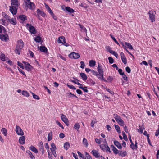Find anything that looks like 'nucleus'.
<instances>
[{
  "mask_svg": "<svg viewBox=\"0 0 159 159\" xmlns=\"http://www.w3.org/2000/svg\"><path fill=\"white\" fill-rule=\"evenodd\" d=\"M24 45V43L22 39L17 41L15 50V53L18 55L20 54L21 50Z\"/></svg>",
  "mask_w": 159,
  "mask_h": 159,
  "instance_id": "1",
  "label": "nucleus"
},
{
  "mask_svg": "<svg viewBox=\"0 0 159 159\" xmlns=\"http://www.w3.org/2000/svg\"><path fill=\"white\" fill-rule=\"evenodd\" d=\"M25 26L31 34H34L37 33V30L31 24L27 23L26 24Z\"/></svg>",
  "mask_w": 159,
  "mask_h": 159,
  "instance_id": "2",
  "label": "nucleus"
},
{
  "mask_svg": "<svg viewBox=\"0 0 159 159\" xmlns=\"http://www.w3.org/2000/svg\"><path fill=\"white\" fill-rule=\"evenodd\" d=\"M149 15L150 20L152 22L155 21V14H156L155 11L152 10H149L148 13Z\"/></svg>",
  "mask_w": 159,
  "mask_h": 159,
  "instance_id": "3",
  "label": "nucleus"
},
{
  "mask_svg": "<svg viewBox=\"0 0 159 159\" xmlns=\"http://www.w3.org/2000/svg\"><path fill=\"white\" fill-rule=\"evenodd\" d=\"M15 131L17 134L19 135L22 136L24 134V133L20 127L18 125H16V126Z\"/></svg>",
  "mask_w": 159,
  "mask_h": 159,
  "instance_id": "4",
  "label": "nucleus"
},
{
  "mask_svg": "<svg viewBox=\"0 0 159 159\" xmlns=\"http://www.w3.org/2000/svg\"><path fill=\"white\" fill-rule=\"evenodd\" d=\"M80 56L79 53L74 52H72L69 55V57L71 58L74 59H78L80 57Z\"/></svg>",
  "mask_w": 159,
  "mask_h": 159,
  "instance_id": "5",
  "label": "nucleus"
},
{
  "mask_svg": "<svg viewBox=\"0 0 159 159\" xmlns=\"http://www.w3.org/2000/svg\"><path fill=\"white\" fill-rule=\"evenodd\" d=\"M61 118L62 120L65 124L67 126H68L69 125V122L66 115L63 114H62L61 115Z\"/></svg>",
  "mask_w": 159,
  "mask_h": 159,
  "instance_id": "6",
  "label": "nucleus"
},
{
  "mask_svg": "<svg viewBox=\"0 0 159 159\" xmlns=\"http://www.w3.org/2000/svg\"><path fill=\"white\" fill-rule=\"evenodd\" d=\"M0 39L2 41L6 42L9 40L8 36L7 34H0Z\"/></svg>",
  "mask_w": 159,
  "mask_h": 159,
  "instance_id": "7",
  "label": "nucleus"
},
{
  "mask_svg": "<svg viewBox=\"0 0 159 159\" xmlns=\"http://www.w3.org/2000/svg\"><path fill=\"white\" fill-rule=\"evenodd\" d=\"M23 63L25 65L26 70L28 71H30L32 70V66L29 63L25 61H23Z\"/></svg>",
  "mask_w": 159,
  "mask_h": 159,
  "instance_id": "8",
  "label": "nucleus"
},
{
  "mask_svg": "<svg viewBox=\"0 0 159 159\" xmlns=\"http://www.w3.org/2000/svg\"><path fill=\"white\" fill-rule=\"evenodd\" d=\"M38 146L39 150L42 152V154H43L45 152V151L44 150L43 145L42 141H40L39 142L38 144Z\"/></svg>",
  "mask_w": 159,
  "mask_h": 159,
  "instance_id": "9",
  "label": "nucleus"
},
{
  "mask_svg": "<svg viewBox=\"0 0 159 159\" xmlns=\"http://www.w3.org/2000/svg\"><path fill=\"white\" fill-rule=\"evenodd\" d=\"M17 8L15 7L14 6H11L10 7V11L13 14L16 15L17 12Z\"/></svg>",
  "mask_w": 159,
  "mask_h": 159,
  "instance_id": "10",
  "label": "nucleus"
},
{
  "mask_svg": "<svg viewBox=\"0 0 159 159\" xmlns=\"http://www.w3.org/2000/svg\"><path fill=\"white\" fill-rule=\"evenodd\" d=\"M62 9L64 11L66 10V11L70 13H73L75 12L74 10L72 8L68 6L66 7L65 9H64L62 7Z\"/></svg>",
  "mask_w": 159,
  "mask_h": 159,
  "instance_id": "11",
  "label": "nucleus"
},
{
  "mask_svg": "<svg viewBox=\"0 0 159 159\" xmlns=\"http://www.w3.org/2000/svg\"><path fill=\"white\" fill-rule=\"evenodd\" d=\"M104 140V144H102L100 146V148L104 151H105L107 146V144L105 139Z\"/></svg>",
  "mask_w": 159,
  "mask_h": 159,
  "instance_id": "12",
  "label": "nucleus"
},
{
  "mask_svg": "<svg viewBox=\"0 0 159 159\" xmlns=\"http://www.w3.org/2000/svg\"><path fill=\"white\" fill-rule=\"evenodd\" d=\"M120 55L122 62L124 64H126L127 63V60L124 54L122 52H121Z\"/></svg>",
  "mask_w": 159,
  "mask_h": 159,
  "instance_id": "13",
  "label": "nucleus"
},
{
  "mask_svg": "<svg viewBox=\"0 0 159 159\" xmlns=\"http://www.w3.org/2000/svg\"><path fill=\"white\" fill-rule=\"evenodd\" d=\"M111 147L112 149V150L113 151V153L115 154H118L119 155V153L120 152V150H118L117 148H116V147L113 145H111Z\"/></svg>",
  "mask_w": 159,
  "mask_h": 159,
  "instance_id": "14",
  "label": "nucleus"
},
{
  "mask_svg": "<svg viewBox=\"0 0 159 159\" xmlns=\"http://www.w3.org/2000/svg\"><path fill=\"white\" fill-rule=\"evenodd\" d=\"M12 6H14L15 7L18 8L20 4L17 0H11Z\"/></svg>",
  "mask_w": 159,
  "mask_h": 159,
  "instance_id": "15",
  "label": "nucleus"
},
{
  "mask_svg": "<svg viewBox=\"0 0 159 159\" xmlns=\"http://www.w3.org/2000/svg\"><path fill=\"white\" fill-rule=\"evenodd\" d=\"M27 7L30 9L34 10L35 8V5L33 3L29 2L26 5Z\"/></svg>",
  "mask_w": 159,
  "mask_h": 159,
  "instance_id": "16",
  "label": "nucleus"
},
{
  "mask_svg": "<svg viewBox=\"0 0 159 159\" xmlns=\"http://www.w3.org/2000/svg\"><path fill=\"white\" fill-rule=\"evenodd\" d=\"M91 153L96 158L99 157L100 155L99 153L98 152L95 150H93L91 152Z\"/></svg>",
  "mask_w": 159,
  "mask_h": 159,
  "instance_id": "17",
  "label": "nucleus"
},
{
  "mask_svg": "<svg viewBox=\"0 0 159 159\" xmlns=\"http://www.w3.org/2000/svg\"><path fill=\"white\" fill-rule=\"evenodd\" d=\"M25 136H22L19 138V142L21 144H24L25 143Z\"/></svg>",
  "mask_w": 159,
  "mask_h": 159,
  "instance_id": "18",
  "label": "nucleus"
},
{
  "mask_svg": "<svg viewBox=\"0 0 159 159\" xmlns=\"http://www.w3.org/2000/svg\"><path fill=\"white\" fill-rule=\"evenodd\" d=\"M65 41V38L63 36L59 37L57 39V42L59 43H62Z\"/></svg>",
  "mask_w": 159,
  "mask_h": 159,
  "instance_id": "19",
  "label": "nucleus"
},
{
  "mask_svg": "<svg viewBox=\"0 0 159 159\" xmlns=\"http://www.w3.org/2000/svg\"><path fill=\"white\" fill-rule=\"evenodd\" d=\"M8 59V57L6 56L4 54L2 53L1 55H0V59L2 61H4Z\"/></svg>",
  "mask_w": 159,
  "mask_h": 159,
  "instance_id": "20",
  "label": "nucleus"
},
{
  "mask_svg": "<svg viewBox=\"0 0 159 159\" xmlns=\"http://www.w3.org/2000/svg\"><path fill=\"white\" fill-rule=\"evenodd\" d=\"M114 145L119 149H122V146L120 143L117 141H114Z\"/></svg>",
  "mask_w": 159,
  "mask_h": 159,
  "instance_id": "21",
  "label": "nucleus"
},
{
  "mask_svg": "<svg viewBox=\"0 0 159 159\" xmlns=\"http://www.w3.org/2000/svg\"><path fill=\"white\" fill-rule=\"evenodd\" d=\"M8 22L13 25H16V21L15 18H12L11 19H10V18L8 20Z\"/></svg>",
  "mask_w": 159,
  "mask_h": 159,
  "instance_id": "22",
  "label": "nucleus"
},
{
  "mask_svg": "<svg viewBox=\"0 0 159 159\" xmlns=\"http://www.w3.org/2000/svg\"><path fill=\"white\" fill-rule=\"evenodd\" d=\"M39 50L40 51L45 52L46 53H48V50L47 48L45 46H40L39 48Z\"/></svg>",
  "mask_w": 159,
  "mask_h": 159,
  "instance_id": "23",
  "label": "nucleus"
},
{
  "mask_svg": "<svg viewBox=\"0 0 159 159\" xmlns=\"http://www.w3.org/2000/svg\"><path fill=\"white\" fill-rule=\"evenodd\" d=\"M87 83L88 84L92 85H94L95 84V81L90 78H89L87 79Z\"/></svg>",
  "mask_w": 159,
  "mask_h": 159,
  "instance_id": "24",
  "label": "nucleus"
},
{
  "mask_svg": "<svg viewBox=\"0 0 159 159\" xmlns=\"http://www.w3.org/2000/svg\"><path fill=\"white\" fill-rule=\"evenodd\" d=\"M37 14L40 15L41 16L43 17H44L46 16V14L43 11H42L39 9L37 10Z\"/></svg>",
  "mask_w": 159,
  "mask_h": 159,
  "instance_id": "25",
  "label": "nucleus"
},
{
  "mask_svg": "<svg viewBox=\"0 0 159 159\" xmlns=\"http://www.w3.org/2000/svg\"><path fill=\"white\" fill-rule=\"evenodd\" d=\"M97 70L99 73H100L101 74L103 73L102 66L101 65H100L99 63H98Z\"/></svg>",
  "mask_w": 159,
  "mask_h": 159,
  "instance_id": "26",
  "label": "nucleus"
},
{
  "mask_svg": "<svg viewBox=\"0 0 159 159\" xmlns=\"http://www.w3.org/2000/svg\"><path fill=\"white\" fill-rule=\"evenodd\" d=\"M114 117L115 119V120L118 122L120 120L122 119L117 114H114Z\"/></svg>",
  "mask_w": 159,
  "mask_h": 159,
  "instance_id": "27",
  "label": "nucleus"
},
{
  "mask_svg": "<svg viewBox=\"0 0 159 159\" xmlns=\"http://www.w3.org/2000/svg\"><path fill=\"white\" fill-rule=\"evenodd\" d=\"M89 66L91 67L94 66L96 64V61L94 60H91L89 62Z\"/></svg>",
  "mask_w": 159,
  "mask_h": 159,
  "instance_id": "28",
  "label": "nucleus"
},
{
  "mask_svg": "<svg viewBox=\"0 0 159 159\" xmlns=\"http://www.w3.org/2000/svg\"><path fill=\"white\" fill-rule=\"evenodd\" d=\"M127 154V153L126 151H120L119 155L121 156L122 157L125 156Z\"/></svg>",
  "mask_w": 159,
  "mask_h": 159,
  "instance_id": "29",
  "label": "nucleus"
},
{
  "mask_svg": "<svg viewBox=\"0 0 159 159\" xmlns=\"http://www.w3.org/2000/svg\"><path fill=\"white\" fill-rule=\"evenodd\" d=\"M122 45V46L123 48L125 50L126 52L129 54L131 55H132V54L129 52L128 50L126 48V45H125V43H124L123 42H121L120 43Z\"/></svg>",
  "mask_w": 159,
  "mask_h": 159,
  "instance_id": "30",
  "label": "nucleus"
},
{
  "mask_svg": "<svg viewBox=\"0 0 159 159\" xmlns=\"http://www.w3.org/2000/svg\"><path fill=\"white\" fill-rule=\"evenodd\" d=\"M51 147L50 148V150L51 151H56L57 148L53 143H52L51 144Z\"/></svg>",
  "mask_w": 159,
  "mask_h": 159,
  "instance_id": "31",
  "label": "nucleus"
},
{
  "mask_svg": "<svg viewBox=\"0 0 159 159\" xmlns=\"http://www.w3.org/2000/svg\"><path fill=\"white\" fill-rule=\"evenodd\" d=\"M80 75L82 79L84 80L85 81L87 80V78L86 75L83 73H81L80 74Z\"/></svg>",
  "mask_w": 159,
  "mask_h": 159,
  "instance_id": "32",
  "label": "nucleus"
},
{
  "mask_svg": "<svg viewBox=\"0 0 159 159\" xmlns=\"http://www.w3.org/2000/svg\"><path fill=\"white\" fill-rule=\"evenodd\" d=\"M30 149L36 153H37L38 152L37 149L34 147L32 145L30 147Z\"/></svg>",
  "mask_w": 159,
  "mask_h": 159,
  "instance_id": "33",
  "label": "nucleus"
},
{
  "mask_svg": "<svg viewBox=\"0 0 159 159\" xmlns=\"http://www.w3.org/2000/svg\"><path fill=\"white\" fill-rule=\"evenodd\" d=\"M96 76L98 78L101 79V80H104L103 77V73L101 74L100 73H98L97 74V75Z\"/></svg>",
  "mask_w": 159,
  "mask_h": 159,
  "instance_id": "34",
  "label": "nucleus"
},
{
  "mask_svg": "<svg viewBox=\"0 0 159 159\" xmlns=\"http://www.w3.org/2000/svg\"><path fill=\"white\" fill-rule=\"evenodd\" d=\"M19 18L21 20L24 21L27 20V17L25 15H21L19 16Z\"/></svg>",
  "mask_w": 159,
  "mask_h": 159,
  "instance_id": "35",
  "label": "nucleus"
},
{
  "mask_svg": "<svg viewBox=\"0 0 159 159\" xmlns=\"http://www.w3.org/2000/svg\"><path fill=\"white\" fill-rule=\"evenodd\" d=\"M35 41L37 43H40L41 42V38L39 36H37L36 37L34 38Z\"/></svg>",
  "mask_w": 159,
  "mask_h": 159,
  "instance_id": "36",
  "label": "nucleus"
},
{
  "mask_svg": "<svg viewBox=\"0 0 159 159\" xmlns=\"http://www.w3.org/2000/svg\"><path fill=\"white\" fill-rule=\"evenodd\" d=\"M22 94L23 95L26 97H28L30 96L29 93L26 91H22Z\"/></svg>",
  "mask_w": 159,
  "mask_h": 159,
  "instance_id": "37",
  "label": "nucleus"
},
{
  "mask_svg": "<svg viewBox=\"0 0 159 159\" xmlns=\"http://www.w3.org/2000/svg\"><path fill=\"white\" fill-rule=\"evenodd\" d=\"M52 133L51 132L48 134V140L49 141L51 140L52 139Z\"/></svg>",
  "mask_w": 159,
  "mask_h": 159,
  "instance_id": "38",
  "label": "nucleus"
},
{
  "mask_svg": "<svg viewBox=\"0 0 159 159\" xmlns=\"http://www.w3.org/2000/svg\"><path fill=\"white\" fill-rule=\"evenodd\" d=\"M85 157L83 159H92L91 156L87 152H85Z\"/></svg>",
  "mask_w": 159,
  "mask_h": 159,
  "instance_id": "39",
  "label": "nucleus"
},
{
  "mask_svg": "<svg viewBox=\"0 0 159 159\" xmlns=\"http://www.w3.org/2000/svg\"><path fill=\"white\" fill-rule=\"evenodd\" d=\"M70 147V145L69 143L66 142L65 143L64 145V148L66 150L68 149Z\"/></svg>",
  "mask_w": 159,
  "mask_h": 159,
  "instance_id": "40",
  "label": "nucleus"
},
{
  "mask_svg": "<svg viewBox=\"0 0 159 159\" xmlns=\"http://www.w3.org/2000/svg\"><path fill=\"white\" fill-rule=\"evenodd\" d=\"M80 125L78 123H75L74 125V128L77 131H78L79 129L80 128Z\"/></svg>",
  "mask_w": 159,
  "mask_h": 159,
  "instance_id": "41",
  "label": "nucleus"
},
{
  "mask_svg": "<svg viewBox=\"0 0 159 159\" xmlns=\"http://www.w3.org/2000/svg\"><path fill=\"white\" fill-rule=\"evenodd\" d=\"M83 143L84 145H85L86 147H87L88 146V141L87 139L85 138H84L83 139Z\"/></svg>",
  "mask_w": 159,
  "mask_h": 159,
  "instance_id": "42",
  "label": "nucleus"
},
{
  "mask_svg": "<svg viewBox=\"0 0 159 159\" xmlns=\"http://www.w3.org/2000/svg\"><path fill=\"white\" fill-rule=\"evenodd\" d=\"M125 45L126 46V48L127 47L129 49H133V48L132 46L131 45V44L127 42H125Z\"/></svg>",
  "mask_w": 159,
  "mask_h": 159,
  "instance_id": "43",
  "label": "nucleus"
},
{
  "mask_svg": "<svg viewBox=\"0 0 159 159\" xmlns=\"http://www.w3.org/2000/svg\"><path fill=\"white\" fill-rule=\"evenodd\" d=\"M130 148L132 149V150H137L138 148V146L136 144H134V143H133V145L132 146V144H131L130 146Z\"/></svg>",
  "mask_w": 159,
  "mask_h": 159,
  "instance_id": "44",
  "label": "nucleus"
},
{
  "mask_svg": "<svg viewBox=\"0 0 159 159\" xmlns=\"http://www.w3.org/2000/svg\"><path fill=\"white\" fill-rule=\"evenodd\" d=\"M1 132L4 136H6L7 135V131L6 128H2L1 129Z\"/></svg>",
  "mask_w": 159,
  "mask_h": 159,
  "instance_id": "45",
  "label": "nucleus"
},
{
  "mask_svg": "<svg viewBox=\"0 0 159 159\" xmlns=\"http://www.w3.org/2000/svg\"><path fill=\"white\" fill-rule=\"evenodd\" d=\"M2 15L4 18H5L6 20H8L10 18L9 16L6 14L4 12L2 13Z\"/></svg>",
  "mask_w": 159,
  "mask_h": 159,
  "instance_id": "46",
  "label": "nucleus"
},
{
  "mask_svg": "<svg viewBox=\"0 0 159 159\" xmlns=\"http://www.w3.org/2000/svg\"><path fill=\"white\" fill-rule=\"evenodd\" d=\"M110 53L115 56L116 58H118V55L116 52L113 51H111L110 52Z\"/></svg>",
  "mask_w": 159,
  "mask_h": 159,
  "instance_id": "47",
  "label": "nucleus"
},
{
  "mask_svg": "<svg viewBox=\"0 0 159 159\" xmlns=\"http://www.w3.org/2000/svg\"><path fill=\"white\" fill-rule=\"evenodd\" d=\"M115 127L116 131L119 133H120L121 132L120 129V127L118 125H115Z\"/></svg>",
  "mask_w": 159,
  "mask_h": 159,
  "instance_id": "48",
  "label": "nucleus"
},
{
  "mask_svg": "<svg viewBox=\"0 0 159 159\" xmlns=\"http://www.w3.org/2000/svg\"><path fill=\"white\" fill-rule=\"evenodd\" d=\"M79 25L80 26V28L83 31H84L85 33H87V30L84 26L81 25L80 24H79Z\"/></svg>",
  "mask_w": 159,
  "mask_h": 159,
  "instance_id": "49",
  "label": "nucleus"
},
{
  "mask_svg": "<svg viewBox=\"0 0 159 159\" xmlns=\"http://www.w3.org/2000/svg\"><path fill=\"white\" fill-rule=\"evenodd\" d=\"M67 86L69 87V88L70 89H72L74 90H75L76 89V88L74 87L73 85H71L70 84L67 83Z\"/></svg>",
  "mask_w": 159,
  "mask_h": 159,
  "instance_id": "50",
  "label": "nucleus"
},
{
  "mask_svg": "<svg viewBox=\"0 0 159 159\" xmlns=\"http://www.w3.org/2000/svg\"><path fill=\"white\" fill-rule=\"evenodd\" d=\"M110 36L111 37V38L113 40V41L115 42L118 45L120 46V44L116 40V39L114 37V36H113L112 35L110 34Z\"/></svg>",
  "mask_w": 159,
  "mask_h": 159,
  "instance_id": "51",
  "label": "nucleus"
},
{
  "mask_svg": "<svg viewBox=\"0 0 159 159\" xmlns=\"http://www.w3.org/2000/svg\"><path fill=\"white\" fill-rule=\"evenodd\" d=\"M31 93L33 95V98L35 99L39 100L40 99V98L36 95L35 94L31 92Z\"/></svg>",
  "mask_w": 159,
  "mask_h": 159,
  "instance_id": "52",
  "label": "nucleus"
},
{
  "mask_svg": "<svg viewBox=\"0 0 159 159\" xmlns=\"http://www.w3.org/2000/svg\"><path fill=\"white\" fill-rule=\"evenodd\" d=\"M57 56L58 57H59L60 58L62 59L63 60L65 61H66V59L65 58V57L64 56H63L61 54H57Z\"/></svg>",
  "mask_w": 159,
  "mask_h": 159,
  "instance_id": "53",
  "label": "nucleus"
},
{
  "mask_svg": "<svg viewBox=\"0 0 159 159\" xmlns=\"http://www.w3.org/2000/svg\"><path fill=\"white\" fill-rule=\"evenodd\" d=\"M79 88L82 89L84 92H88V90L87 89V88L86 87H79Z\"/></svg>",
  "mask_w": 159,
  "mask_h": 159,
  "instance_id": "54",
  "label": "nucleus"
},
{
  "mask_svg": "<svg viewBox=\"0 0 159 159\" xmlns=\"http://www.w3.org/2000/svg\"><path fill=\"white\" fill-rule=\"evenodd\" d=\"M139 128L138 129V132H139L141 134H142L143 133V130L144 129V128L143 127H142L139 126Z\"/></svg>",
  "mask_w": 159,
  "mask_h": 159,
  "instance_id": "55",
  "label": "nucleus"
},
{
  "mask_svg": "<svg viewBox=\"0 0 159 159\" xmlns=\"http://www.w3.org/2000/svg\"><path fill=\"white\" fill-rule=\"evenodd\" d=\"M17 65L21 68L22 69H24V67L23 66V64L21 62H20L19 61H18L17 62Z\"/></svg>",
  "mask_w": 159,
  "mask_h": 159,
  "instance_id": "56",
  "label": "nucleus"
},
{
  "mask_svg": "<svg viewBox=\"0 0 159 159\" xmlns=\"http://www.w3.org/2000/svg\"><path fill=\"white\" fill-rule=\"evenodd\" d=\"M80 63L81 64L80 67L82 69L84 68L85 66L84 62L82 61L80 62Z\"/></svg>",
  "mask_w": 159,
  "mask_h": 159,
  "instance_id": "57",
  "label": "nucleus"
},
{
  "mask_svg": "<svg viewBox=\"0 0 159 159\" xmlns=\"http://www.w3.org/2000/svg\"><path fill=\"white\" fill-rule=\"evenodd\" d=\"M0 20L2 21L1 22V24L5 26L6 24V20L4 19H1Z\"/></svg>",
  "mask_w": 159,
  "mask_h": 159,
  "instance_id": "58",
  "label": "nucleus"
},
{
  "mask_svg": "<svg viewBox=\"0 0 159 159\" xmlns=\"http://www.w3.org/2000/svg\"><path fill=\"white\" fill-rule=\"evenodd\" d=\"M118 123L121 126H124L125 125L124 122L122 120H121Z\"/></svg>",
  "mask_w": 159,
  "mask_h": 159,
  "instance_id": "59",
  "label": "nucleus"
},
{
  "mask_svg": "<svg viewBox=\"0 0 159 159\" xmlns=\"http://www.w3.org/2000/svg\"><path fill=\"white\" fill-rule=\"evenodd\" d=\"M18 70L22 74H23L24 75L25 77H26L25 74V73L24 72V71H23L21 69L19 68L18 67Z\"/></svg>",
  "mask_w": 159,
  "mask_h": 159,
  "instance_id": "60",
  "label": "nucleus"
},
{
  "mask_svg": "<svg viewBox=\"0 0 159 159\" xmlns=\"http://www.w3.org/2000/svg\"><path fill=\"white\" fill-rule=\"evenodd\" d=\"M102 139L101 138L100 139H98L97 138H96L95 139V142H96L98 144H100L101 142V140Z\"/></svg>",
  "mask_w": 159,
  "mask_h": 159,
  "instance_id": "61",
  "label": "nucleus"
},
{
  "mask_svg": "<svg viewBox=\"0 0 159 159\" xmlns=\"http://www.w3.org/2000/svg\"><path fill=\"white\" fill-rule=\"evenodd\" d=\"M108 59L109 61V62L111 64H112L114 62V60L111 57H109L108 58Z\"/></svg>",
  "mask_w": 159,
  "mask_h": 159,
  "instance_id": "62",
  "label": "nucleus"
},
{
  "mask_svg": "<svg viewBox=\"0 0 159 159\" xmlns=\"http://www.w3.org/2000/svg\"><path fill=\"white\" fill-rule=\"evenodd\" d=\"M80 6L84 7L85 9H86L87 8V6L86 4L84 3H81L80 5Z\"/></svg>",
  "mask_w": 159,
  "mask_h": 159,
  "instance_id": "63",
  "label": "nucleus"
},
{
  "mask_svg": "<svg viewBox=\"0 0 159 159\" xmlns=\"http://www.w3.org/2000/svg\"><path fill=\"white\" fill-rule=\"evenodd\" d=\"M97 121L96 120H92L91 121V126L92 127H94V124L96 123Z\"/></svg>",
  "mask_w": 159,
  "mask_h": 159,
  "instance_id": "64",
  "label": "nucleus"
}]
</instances>
